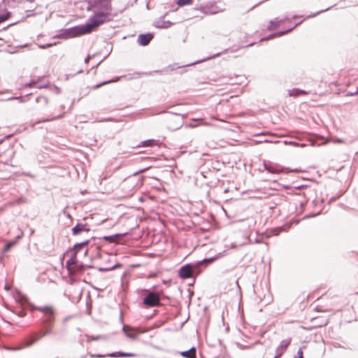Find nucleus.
I'll return each mask as SVG.
<instances>
[{
	"instance_id": "16",
	"label": "nucleus",
	"mask_w": 358,
	"mask_h": 358,
	"mask_svg": "<svg viewBox=\"0 0 358 358\" xmlns=\"http://www.w3.org/2000/svg\"><path fill=\"white\" fill-rule=\"evenodd\" d=\"M109 357H134V354L133 353H129V352H113L108 355Z\"/></svg>"
},
{
	"instance_id": "42",
	"label": "nucleus",
	"mask_w": 358,
	"mask_h": 358,
	"mask_svg": "<svg viewBox=\"0 0 358 358\" xmlns=\"http://www.w3.org/2000/svg\"><path fill=\"white\" fill-rule=\"evenodd\" d=\"M67 320H68V318H67V317L64 319V322H66V321H67Z\"/></svg>"
},
{
	"instance_id": "2",
	"label": "nucleus",
	"mask_w": 358,
	"mask_h": 358,
	"mask_svg": "<svg viewBox=\"0 0 358 358\" xmlns=\"http://www.w3.org/2000/svg\"><path fill=\"white\" fill-rule=\"evenodd\" d=\"M91 3L94 11L111 15L110 0H91Z\"/></svg>"
},
{
	"instance_id": "14",
	"label": "nucleus",
	"mask_w": 358,
	"mask_h": 358,
	"mask_svg": "<svg viewBox=\"0 0 358 358\" xmlns=\"http://www.w3.org/2000/svg\"><path fill=\"white\" fill-rule=\"evenodd\" d=\"M286 20H287V18H285V19L280 20H278L277 19H275L274 20H271L269 22V25L268 26L267 29L268 30H272L274 28L278 27L281 24V23Z\"/></svg>"
},
{
	"instance_id": "8",
	"label": "nucleus",
	"mask_w": 358,
	"mask_h": 358,
	"mask_svg": "<svg viewBox=\"0 0 358 358\" xmlns=\"http://www.w3.org/2000/svg\"><path fill=\"white\" fill-rule=\"evenodd\" d=\"M179 276L181 278H189L192 275V267L190 264H185L182 266L179 270Z\"/></svg>"
},
{
	"instance_id": "23",
	"label": "nucleus",
	"mask_w": 358,
	"mask_h": 358,
	"mask_svg": "<svg viewBox=\"0 0 358 358\" xmlns=\"http://www.w3.org/2000/svg\"><path fill=\"white\" fill-rule=\"evenodd\" d=\"M191 0H177V3L182 6L189 3Z\"/></svg>"
},
{
	"instance_id": "36",
	"label": "nucleus",
	"mask_w": 358,
	"mask_h": 358,
	"mask_svg": "<svg viewBox=\"0 0 358 358\" xmlns=\"http://www.w3.org/2000/svg\"><path fill=\"white\" fill-rule=\"evenodd\" d=\"M22 236H23V232H21L20 234L17 236L15 241H17L19 239H20L22 237Z\"/></svg>"
},
{
	"instance_id": "13",
	"label": "nucleus",
	"mask_w": 358,
	"mask_h": 358,
	"mask_svg": "<svg viewBox=\"0 0 358 358\" xmlns=\"http://www.w3.org/2000/svg\"><path fill=\"white\" fill-rule=\"evenodd\" d=\"M180 355L185 358H196V348L192 347L189 350L181 352Z\"/></svg>"
},
{
	"instance_id": "6",
	"label": "nucleus",
	"mask_w": 358,
	"mask_h": 358,
	"mask_svg": "<svg viewBox=\"0 0 358 358\" xmlns=\"http://www.w3.org/2000/svg\"><path fill=\"white\" fill-rule=\"evenodd\" d=\"M40 311L44 313L45 317V322H50L54 318V310L50 306H43L37 308Z\"/></svg>"
},
{
	"instance_id": "30",
	"label": "nucleus",
	"mask_w": 358,
	"mask_h": 358,
	"mask_svg": "<svg viewBox=\"0 0 358 358\" xmlns=\"http://www.w3.org/2000/svg\"><path fill=\"white\" fill-rule=\"evenodd\" d=\"M329 10V8H327L325 10H322L320 11H318L317 13H315V14H313V15H310L308 17H315L316 16L317 14L320 13H322V12H324L326 10Z\"/></svg>"
},
{
	"instance_id": "15",
	"label": "nucleus",
	"mask_w": 358,
	"mask_h": 358,
	"mask_svg": "<svg viewBox=\"0 0 358 358\" xmlns=\"http://www.w3.org/2000/svg\"><path fill=\"white\" fill-rule=\"evenodd\" d=\"M50 332V330H47L46 331L43 332L41 335L40 336H34L32 338H30V340L28 341V343H27V345L29 346V345H31L32 344H34L35 342H36L37 341L40 340L41 338H43L45 334H49Z\"/></svg>"
},
{
	"instance_id": "28",
	"label": "nucleus",
	"mask_w": 358,
	"mask_h": 358,
	"mask_svg": "<svg viewBox=\"0 0 358 358\" xmlns=\"http://www.w3.org/2000/svg\"><path fill=\"white\" fill-rule=\"evenodd\" d=\"M8 19L7 15H0V23L4 22Z\"/></svg>"
},
{
	"instance_id": "18",
	"label": "nucleus",
	"mask_w": 358,
	"mask_h": 358,
	"mask_svg": "<svg viewBox=\"0 0 358 358\" xmlns=\"http://www.w3.org/2000/svg\"><path fill=\"white\" fill-rule=\"evenodd\" d=\"M288 94L290 96H297L301 94H305L306 92L299 89H292L288 91Z\"/></svg>"
},
{
	"instance_id": "38",
	"label": "nucleus",
	"mask_w": 358,
	"mask_h": 358,
	"mask_svg": "<svg viewBox=\"0 0 358 358\" xmlns=\"http://www.w3.org/2000/svg\"><path fill=\"white\" fill-rule=\"evenodd\" d=\"M90 357H103V356H102V355H95L91 354V355H90Z\"/></svg>"
},
{
	"instance_id": "10",
	"label": "nucleus",
	"mask_w": 358,
	"mask_h": 358,
	"mask_svg": "<svg viewBox=\"0 0 358 358\" xmlns=\"http://www.w3.org/2000/svg\"><path fill=\"white\" fill-rule=\"evenodd\" d=\"M153 36L151 34H140L137 41L141 45L145 46L149 44Z\"/></svg>"
},
{
	"instance_id": "33",
	"label": "nucleus",
	"mask_w": 358,
	"mask_h": 358,
	"mask_svg": "<svg viewBox=\"0 0 358 358\" xmlns=\"http://www.w3.org/2000/svg\"><path fill=\"white\" fill-rule=\"evenodd\" d=\"M355 94H358V90H356V91H355V92H348V93L347 94V96H354V95H355Z\"/></svg>"
},
{
	"instance_id": "29",
	"label": "nucleus",
	"mask_w": 358,
	"mask_h": 358,
	"mask_svg": "<svg viewBox=\"0 0 358 358\" xmlns=\"http://www.w3.org/2000/svg\"><path fill=\"white\" fill-rule=\"evenodd\" d=\"M105 240H108L110 242H113L115 241V236H104L103 238Z\"/></svg>"
},
{
	"instance_id": "31",
	"label": "nucleus",
	"mask_w": 358,
	"mask_h": 358,
	"mask_svg": "<svg viewBox=\"0 0 358 358\" xmlns=\"http://www.w3.org/2000/svg\"><path fill=\"white\" fill-rule=\"evenodd\" d=\"M332 141L337 143H343V140L341 138H333Z\"/></svg>"
},
{
	"instance_id": "21",
	"label": "nucleus",
	"mask_w": 358,
	"mask_h": 358,
	"mask_svg": "<svg viewBox=\"0 0 358 358\" xmlns=\"http://www.w3.org/2000/svg\"><path fill=\"white\" fill-rule=\"evenodd\" d=\"M84 268H85V266L83 264H76L73 268V273H74L76 271H83L84 269Z\"/></svg>"
},
{
	"instance_id": "11",
	"label": "nucleus",
	"mask_w": 358,
	"mask_h": 358,
	"mask_svg": "<svg viewBox=\"0 0 358 358\" xmlns=\"http://www.w3.org/2000/svg\"><path fill=\"white\" fill-rule=\"evenodd\" d=\"M76 255L77 254L73 253L72 257L66 261V267L67 268L69 274H73V268L77 264Z\"/></svg>"
},
{
	"instance_id": "39",
	"label": "nucleus",
	"mask_w": 358,
	"mask_h": 358,
	"mask_svg": "<svg viewBox=\"0 0 358 358\" xmlns=\"http://www.w3.org/2000/svg\"><path fill=\"white\" fill-rule=\"evenodd\" d=\"M90 59V56L87 57L86 59H85V62L87 63Z\"/></svg>"
},
{
	"instance_id": "17",
	"label": "nucleus",
	"mask_w": 358,
	"mask_h": 358,
	"mask_svg": "<svg viewBox=\"0 0 358 358\" xmlns=\"http://www.w3.org/2000/svg\"><path fill=\"white\" fill-rule=\"evenodd\" d=\"M89 243V241H83L82 243H76L73 247V253L77 254L79 252V250L86 246Z\"/></svg>"
},
{
	"instance_id": "26",
	"label": "nucleus",
	"mask_w": 358,
	"mask_h": 358,
	"mask_svg": "<svg viewBox=\"0 0 358 358\" xmlns=\"http://www.w3.org/2000/svg\"><path fill=\"white\" fill-rule=\"evenodd\" d=\"M294 358H303V351L301 348H299L297 351V355L294 357Z\"/></svg>"
},
{
	"instance_id": "35",
	"label": "nucleus",
	"mask_w": 358,
	"mask_h": 358,
	"mask_svg": "<svg viewBox=\"0 0 358 358\" xmlns=\"http://www.w3.org/2000/svg\"><path fill=\"white\" fill-rule=\"evenodd\" d=\"M68 29H66L64 32V34H60V36H59V38H61V36H62V35H65V38H70L69 36H68V33L66 32Z\"/></svg>"
},
{
	"instance_id": "24",
	"label": "nucleus",
	"mask_w": 358,
	"mask_h": 358,
	"mask_svg": "<svg viewBox=\"0 0 358 358\" xmlns=\"http://www.w3.org/2000/svg\"><path fill=\"white\" fill-rule=\"evenodd\" d=\"M102 338H103V336H99L97 337L90 336V337H88L87 341L90 342L91 341H97V340L102 339Z\"/></svg>"
},
{
	"instance_id": "12",
	"label": "nucleus",
	"mask_w": 358,
	"mask_h": 358,
	"mask_svg": "<svg viewBox=\"0 0 358 358\" xmlns=\"http://www.w3.org/2000/svg\"><path fill=\"white\" fill-rule=\"evenodd\" d=\"M302 22V21L299 22V23H297L295 26H294L293 27L287 29V31H280V32H278L275 34H271L270 36H268L267 38H262L261 39V41H265V40H268V39H271L273 38H274L275 36H281L287 33H289V31H291L293 29H294L296 26L299 25Z\"/></svg>"
},
{
	"instance_id": "1",
	"label": "nucleus",
	"mask_w": 358,
	"mask_h": 358,
	"mask_svg": "<svg viewBox=\"0 0 358 358\" xmlns=\"http://www.w3.org/2000/svg\"><path fill=\"white\" fill-rule=\"evenodd\" d=\"M94 15L88 19L86 24L69 29L66 31L68 36L69 37H76L90 33L94 28L112 20L111 15L107 14V13L98 11H94Z\"/></svg>"
},
{
	"instance_id": "22",
	"label": "nucleus",
	"mask_w": 358,
	"mask_h": 358,
	"mask_svg": "<svg viewBox=\"0 0 358 358\" xmlns=\"http://www.w3.org/2000/svg\"><path fill=\"white\" fill-rule=\"evenodd\" d=\"M26 85L29 86V87H36L37 88H43V87H45V86L38 85V83L35 82V81H33V82L29 83L28 84H26Z\"/></svg>"
},
{
	"instance_id": "40",
	"label": "nucleus",
	"mask_w": 358,
	"mask_h": 358,
	"mask_svg": "<svg viewBox=\"0 0 358 358\" xmlns=\"http://www.w3.org/2000/svg\"><path fill=\"white\" fill-rule=\"evenodd\" d=\"M51 44H47L46 45L41 46L42 48H45L46 47H50Z\"/></svg>"
},
{
	"instance_id": "5",
	"label": "nucleus",
	"mask_w": 358,
	"mask_h": 358,
	"mask_svg": "<svg viewBox=\"0 0 358 358\" xmlns=\"http://www.w3.org/2000/svg\"><path fill=\"white\" fill-rule=\"evenodd\" d=\"M264 168L271 173H280L285 171V169L280 166L271 162H264Z\"/></svg>"
},
{
	"instance_id": "7",
	"label": "nucleus",
	"mask_w": 358,
	"mask_h": 358,
	"mask_svg": "<svg viewBox=\"0 0 358 358\" xmlns=\"http://www.w3.org/2000/svg\"><path fill=\"white\" fill-rule=\"evenodd\" d=\"M290 342H291V338H287V339L282 340L276 349L277 355L275 356L274 358L280 357L285 352L286 349L290 344Z\"/></svg>"
},
{
	"instance_id": "34",
	"label": "nucleus",
	"mask_w": 358,
	"mask_h": 358,
	"mask_svg": "<svg viewBox=\"0 0 358 358\" xmlns=\"http://www.w3.org/2000/svg\"><path fill=\"white\" fill-rule=\"evenodd\" d=\"M68 29H66L64 32V34H60V36H59V38H61V36H62V35H65V38H70L69 36H68V33L66 32Z\"/></svg>"
},
{
	"instance_id": "41",
	"label": "nucleus",
	"mask_w": 358,
	"mask_h": 358,
	"mask_svg": "<svg viewBox=\"0 0 358 358\" xmlns=\"http://www.w3.org/2000/svg\"><path fill=\"white\" fill-rule=\"evenodd\" d=\"M110 82H111L110 80V81L104 82L103 83L101 84V85H100V86H101V85H104V84L109 83H110Z\"/></svg>"
},
{
	"instance_id": "37",
	"label": "nucleus",
	"mask_w": 358,
	"mask_h": 358,
	"mask_svg": "<svg viewBox=\"0 0 358 358\" xmlns=\"http://www.w3.org/2000/svg\"><path fill=\"white\" fill-rule=\"evenodd\" d=\"M214 259H215L214 258H209V259H204L203 262H212Z\"/></svg>"
},
{
	"instance_id": "43",
	"label": "nucleus",
	"mask_w": 358,
	"mask_h": 358,
	"mask_svg": "<svg viewBox=\"0 0 358 358\" xmlns=\"http://www.w3.org/2000/svg\"><path fill=\"white\" fill-rule=\"evenodd\" d=\"M199 62H194V64L199 63ZM194 64V63H192Z\"/></svg>"
},
{
	"instance_id": "27",
	"label": "nucleus",
	"mask_w": 358,
	"mask_h": 358,
	"mask_svg": "<svg viewBox=\"0 0 358 358\" xmlns=\"http://www.w3.org/2000/svg\"><path fill=\"white\" fill-rule=\"evenodd\" d=\"M62 117H63V115H59L52 117L51 119L43 120L41 122H48V121H51V120H57V119L62 118Z\"/></svg>"
},
{
	"instance_id": "32",
	"label": "nucleus",
	"mask_w": 358,
	"mask_h": 358,
	"mask_svg": "<svg viewBox=\"0 0 358 358\" xmlns=\"http://www.w3.org/2000/svg\"><path fill=\"white\" fill-rule=\"evenodd\" d=\"M220 55V53H217L216 55H213V56H212V57H208L207 59H202L201 62H203V61H206V60H207V59H210L214 58V57H215L219 56Z\"/></svg>"
},
{
	"instance_id": "9",
	"label": "nucleus",
	"mask_w": 358,
	"mask_h": 358,
	"mask_svg": "<svg viewBox=\"0 0 358 358\" xmlns=\"http://www.w3.org/2000/svg\"><path fill=\"white\" fill-rule=\"evenodd\" d=\"M90 230V227L87 224L78 223L72 229V234L76 236L81 234L82 232H88Z\"/></svg>"
},
{
	"instance_id": "25",
	"label": "nucleus",
	"mask_w": 358,
	"mask_h": 358,
	"mask_svg": "<svg viewBox=\"0 0 358 358\" xmlns=\"http://www.w3.org/2000/svg\"><path fill=\"white\" fill-rule=\"evenodd\" d=\"M153 142H154V141L152 139L146 140L143 142V145L144 146H150L152 145Z\"/></svg>"
},
{
	"instance_id": "20",
	"label": "nucleus",
	"mask_w": 358,
	"mask_h": 358,
	"mask_svg": "<svg viewBox=\"0 0 358 358\" xmlns=\"http://www.w3.org/2000/svg\"><path fill=\"white\" fill-rule=\"evenodd\" d=\"M17 243V241H10L6 245L4 248V252H8L13 245H15Z\"/></svg>"
},
{
	"instance_id": "3",
	"label": "nucleus",
	"mask_w": 358,
	"mask_h": 358,
	"mask_svg": "<svg viewBox=\"0 0 358 358\" xmlns=\"http://www.w3.org/2000/svg\"><path fill=\"white\" fill-rule=\"evenodd\" d=\"M122 331L124 332L127 337L132 340H136L140 334L147 332L148 329L141 327L134 328L130 326L124 325L122 327Z\"/></svg>"
},
{
	"instance_id": "19",
	"label": "nucleus",
	"mask_w": 358,
	"mask_h": 358,
	"mask_svg": "<svg viewBox=\"0 0 358 358\" xmlns=\"http://www.w3.org/2000/svg\"><path fill=\"white\" fill-rule=\"evenodd\" d=\"M171 24H172V23L170 22L169 21L162 22H158L155 24V27L157 28H161V29H166V28L170 27Z\"/></svg>"
},
{
	"instance_id": "4",
	"label": "nucleus",
	"mask_w": 358,
	"mask_h": 358,
	"mask_svg": "<svg viewBox=\"0 0 358 358\" xmlns=\"http://www.w3.org/2000/svg\"><path fill=\"white\" fill-rule=\"evenodd\" d=\"M143 303L148 307L159 306L160 303V296L156 292H148V294L143 298Z\"/></svg>"
}]
</instances>
